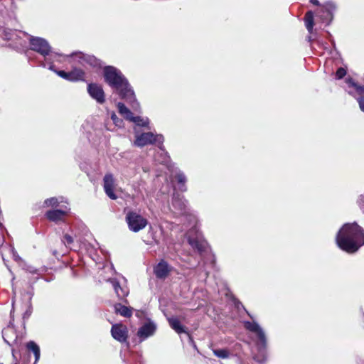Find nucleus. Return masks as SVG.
<instances>
[{"instance_id":"5701e85b","label":"nucleus","mask_w":364,"mask_h":364,"mask_svg":"<svg viewBox=\"0 0 364 364\" xmlns=\"http://www.w3.org/2000/svg\"><path fill=\"white\" fill-rule=\"evenodd\" d=\"M174 178L177 181L179 186L178 188L181 191L185 192L187 188L186 186V182L187 181L186 176L183 171L179 169H177L175 172Z\"/></svg>"},{"instance_id":"6ab92c4d","label":"nucleus","mask_w":364,"mask_h":364,"mask_svg":"<svg viewBox=\"0 0 364 364\" xmlns=\"http://www.w3.org/2000/svg\"><path fill=\"white\" fill-rule=\"evenodd\" d=\"M170 272V268L168 263L161 260L154 268V272L156 277L159 279L166 278Z\"/></svg>"},{"instance_id":"c85d7f7f","label":"nucleus","mask_w":364,"mask_h":364,"mask_svg":"<svg viewBox=\"0 0 364 364\" xmlns=\"http://www.w3.org/2000/svg\"><path fill=\"white\" fill-rule=\"evenodd\" d=\"M60 201L58 198L55 197H53L50 198H48L44 201V204L46 206H51V207H56L58 205Z\"/></svg>"},{"instance_id":"dca6fc26","label":"nucleus","mask_w":364,"mask_h":364,"mask_svg":"<svg viewBox=\"0 0 364 364\" xmlns=\"http://www.w3.org/2000/svg\"><path fill=\"white\" fill-rule=\"evenodd\" d=\"M156 326L153 322H149L140 327L137 332V336L141 341H143L149 337L153 336L156 331Z\"/></svg>"},{"instance_id":"0eeeda50","label":"nucleus","mask_w":364,"mask_h":364,"mask_svg":"<svg viewBox=\"0 0 364 364\" xmlns=\"http://www.w3.org/2000/svg\"><path fill=\"white\" fill-rule=\"evenodd\" d=\"M0 36L4 40L9 42V46L18 50H23L27 46V33L21 31L0 28Z\"/></svg>"},{"instance_id":"2f4dec72","label":"nucleus","mask_w":364,"mask_h":364,"mask_svg":"<svg viewBox=\"0 0 364 364\" xmlns=\"http://www.w3.org/2000/svg\"><path fill=\"white\" fill-rule=\"evenodd\" d=\"M10 250H11V252L12 257H13L15 261L19 262L20 265L21 264H23L24 262L22 260V259L18 255L17 252L14 250V248L13 247H10Z\"/></svg>"},{"instance_id":"f8f14e48","label":"nucleus","mask_w":364,"mask_h":364,"mask_svg":"<svg viewBox=\"0 0 364 364\" xmlns=\"http://www.w3.org/2000/svg\"><path fill=\"white\" fill-rule=\"evenodd\" d=\"M336 5L331 1L323 4L318 12L317 16L321 18L323 23L329 24L333 19V11L336 10Z\"/></svg>"},{"instance_id":"a211bd4d","label":"nucleus","mask_w":364,"mask_h":364,"mask_svg":"<svg viewBox=\"0 0 364 364\" xmlns=\"http://www.w3.org/2000/svg\"><path fill=\"white\" fill-rule=\"evenodd\" d=\"M68 213L67 210H50L46 213V216L50 221L58 223L64 220Z\"/></svg>"},{"instance_id":"b1692460","label":"nucleus","mask_w":364,"mask_h":364,"mask_svg":"<svg viewBox=\"0 0 364 364\" xmlns=\"http://www.w3.org/2000/svg\"><path fill=\"white\" fill-rule=\"evenodd\" d=\"M168 321L171 328H173L177 333L181 334L182 333H186L184 326L181 325L177 317H169L168 318Z\"/></svg>"},{"instance_id":"393cba45","label":"nucleus","mask_w":364,"mask_h":364,"mask_svg":"<svg viewBox=\"0 0 364 364\" xmlns=\"http://www.w3.org/2000/svg\"><path fill=\"white\" fill-rule=\"evenodd\" d=\"M114 309L117 314H119L124 317L129 318L132 315V308L124 306L119 303L114 304Z\"/></svg>"},{"instance_id":"1a4fd4ad","label":"nucleus","mask_w":364,"mask_h":364,"mask_svg":"<svg viewBox=\"0 0 364 364\" xmlns=\"http://www.w3.org/2000/svg\"><path fill=\"white\" fill-rule=\"evenodd\" d=\"M125 221L129 230L133 232H139L148 225L147 219L136 210L127 211L125 215Z\"/></svg>"},{"instance_id":"f704fd0d","label":"nucleus","mask_w":364,"mask_h":364,"mask_svg":"<svg viewBox=\"0 0 364 364\" xmlns=\"http://www.w3.org/2000/svg\"><path fill=\"white\" fill-rule=\"evenodd\" d=\"M358 102L359 104V107L362 112H364V97L361 96L357 98Z\"/></svg>"},{"instance_id":"72a5a7b5","label":"nucleus","mask_w":364,"mask_h":364,"mask_svg":"<svg viewBox=\"0 0 364 364\" xmlns=\"http://www.w3.org/2000/svg\"><path fill=\"white\" fill-rule=\"evenodd\" d=\"M357 203L360 208V210L364 212V193L359 196Z\"/></svg>"},{"instance_id":"ddd939ff","label":"nucleus","mask_w":364,"mask_h":364,"mask_svg":"<svg viewBox=\"0 0 364 364\" xmlns=\"http://www.w3.org/2000/svg\"><path fill=\"white\" fill-rule=\"evenodd\" d=\"M87 92L90 96L98 104H103L105 102V95L102 87L97 83L87 85Z\"/></svg>"},{"instance_id":"423d86ee","label":"nucleus","mask_w":364,"mask_h":364,"mask_svg":"<svg viewBox=\"0 0 364 364\" xmlns=\"http://www.w3.org/2000/svg\"><path fill=\"white\" fill-rule=\"evenodd\" d=\"M26 39L29 42L30 49L44 58V61L41 63V66L43 68L47 66L49 61L63 56L62 54L53 51L48 41L43 38L34 37L27 33Z\"/></svg>"},{"instance_id":"c756f323","label":"nucleus","mask_w":364,"mask_h":364,"mask_svg":"<svg viewBox=\"0 0 364 364\" xmlns=\"http://www.w3.org/2000/svg\"><path fill=\"white\" fill-rule=\"evenodd\" d=\"M111 119L112 120L113 123L119 127H121L123 124L122 119H119L117 114L114 112L111 113Z\"/></svg>"},{"instance_id":"412c9836","label":"nucleus","mask_w":364,"mask_h":364,"mask_svg":"<svg viewBox=\"0 0 364 364\" xmlns=\"http://www.w3.org/2000/svg\"><path fill=\"white\" fill-rule=\"evenodd\" d=\"M55 62H59L60 63L61 60H60V58H57L55 59H53L51 61H49V63L47 65L48 67V69L55 73H56L59 77H62L63 79H65L66 80L70 81V72H65L64 70H58L55 69V67L54 65Z\"/></svg>"},{"instance_id":"9d476101","label":"nucleus","mask_w":364,"mask_h":364,"mask_svg":"<svg viewBox=\"0 0 364 364\" xmlns=\"http://www.w3.org/2000/svg\"><path fill=\"white\" fill-rule=\"evenodd\" d=\"M119 113L127 120L133 122L137 127H148L149 119L146 117L134 116L133 112L122 102L117 104Z\"/></svg>"},{"instance_id":"2eb2a0df","label":"nucleus","mask_w":364,"mask_h":364,"mask_svg":"<svg viewBox=\"0 0 364 364\" xmlns=\"http://www.w3.org/2000/svg\"><path fill=\"white\" fill-rule=\"evenodd\" d=\"M103 187L107 196L112 199L117 198V196L114 193L115 180L112 173H107L103 178Z\"/></svg>"},{"instance_id":"a878e982","label":"nucleus","mask_w":364,"mask_h":364,"mask_svg":"<svg viewBox=\"0 0 364 364\" xmlns=\"http://www.w3.org/2000/svg\"><path fill=\"white\" fill-rule=\"evenodd\" d=\"M305 25L306 29L309 33H312L313 27H314V14L312 11H308L304 17Z\"/></svg>"},{"instance_id":"f03ea898","label":"nucleus","mask_w":364,"mask_h":364,"mask_svg":"<svg viewBox=\"0 0 364 364\" xmlns=\"http://www.w3.org/2000/svg\"><path fill=\"white\" fill-rule=\"evenodd\" d=\"M103 75L105 82L129 105L132 109L140 112V105L136 99L134 92L122 72L114 66L108 65L104 68Z\"/></svg>"},{"instance_id":"6e6552de","label":"nucleus","mask_w":364,"mask_h":364,"mask_svg":"<svg viewBox=\"0 0 364 364\" xmlns=\"http://www.w3.org/2000/svg\"><path fill=\"white\" fill-rule=\"evenodd\" d=\"M245 327L249 331L254 333L257 338V346L259 351L261 353V358L257 357L255 360L258 362L262 363L267 360V357L264 352L267 348V338L263 328L255 321H245L244 323Z\"/></svg>"},{"instance_id":"4be33fe9","label":"nucleus","mask_w":364,"mask_h":364,"mask_svg":"<svg viewBox=\"0 0 364 364\" xmlns=\"http://www.w3.org/2000/svg\"><path fill=\"white\" fill-rule=\"evenodd\" d=\"M70 81L71 82H77L80 80H83L85 73V71L79 68L76 66L72 65V70L70 71Z\"/></svg>"},{"instance_id":"c9c22d12","label":"nucleus","mask_w":364,"mask_h":364,"mask_svg":"<svg viewBox=\"0 0 364 364\" xmlns=\"http://www.w3.org/2000/svg\"><path fill=\"white\" fill-rule=\"evenodd\" d=\"M310 2L316 6L319 5V2L318 0H310Z\"/></svg>"},{"instance_id":"7ed1b4c3","label":"nucleus","mask_w":364,"mask_h":364,"mask_svg":"<svg viewBox=\"0 0 364 364\" xmlns=\"http://www.w3.org/2000/svg\"><path fill=\"white\" fill-rule=\"evenodd\" d=\"M336 241L341 250L355 252L364 245V230L356 223H346L338 232Z\"/></svg>"},{"instance_id":"f3484780","label":"nucleus","mask_w":364,"mask_h":364,"mask_svg":"<svg viewBox=\"0 0 364 364\" xmlns=\"http://www.w3.org/2000/svg\"><path fill=\"white\" fill-rule=\"evenodd\" d=\"M345 82L347 85V91L350 95L355 97L356 95L361 96L364 94V86L358 85L351 78H346Z\"/></svg>"},{"instance_id":"39448f33","label":"nucleus","mask_w":364,"mask_h":364,"mask_svg":"<svg viewBox=\"0 0 364 364\" xmlns=\"http://www.w3.org/2000/svg\"><path fill=\"white\" fill-rule=\"evenodd\" d=\"M134 137L135 139L133 142V145L137 147H144L149 145H156L161 151H163V158L161 163H167L169 161V156L165 151L163 145L164 141V137L162 134L147 132H139L134 128Z\"/></svg>"},{"instance_id":"bb28decb","label":"nucleus","mask_w":364,"mask_h":364,"mask_svg":"<svg viewBox=\"0 0 364 364\" xmlns=\"http://www.w3.org/2000/svg\"><path fill=\"white\" fill-rule=\"evenodd\" d=\"M213 354L220 358H227L230 355V353L227 349H213Z\"/></svg>"},{"instance_id":"4468645a","label":"nucleus","mask_w":364,"mask_h":364,"mask_svg":"<svg viewBox=\"0 0 364 364\" xmlns=\"http://www.w3.org/2000/svg\"><path fill=\"white\" fill-rule=\"evenodd\" d=\"M112 336L120 343L126 342L128 338V329L122 323L112 325L111 328Z\"/></svg>"},{"instance_id":"20e7f679","label":"nucleus","mask_w":364,"mask_h":364,"mask_svg":"<svg viewBox=\"0 0 364 364\" xmlns=\"http://www.w3.org/2000/svg\"><path fill=\"white\" fill-rule=\"evenodd\" d=\"M2 336L4 341L11 347V353L13 357L12 364H31L28 361L29 355L24 356L21 358V363H18L17 355H16V348H18L23 341V335L22 333H18L16 330L12 325H9L7 327L4 328L2 331ZM27 350L29 352H31L34 355V362L33 364H36L40 358V348L39 346L33 341H29L26 344Z\"/></svg>"},{"instance_id":"7c9ffc66","label":"nucleus","mask_w":364,"mask_h":364,"mask_svg":"<svg viewBox=\"0 0 364 364\" xmlns=\"http://www.w3.org/2000/svg\"><path fill=\"white\" fill-rule=\"evenodd\" d=\"M62 242L66 245L70 246L74 242L73 237L68 234H65L62 238Z\"/></svg>"},{"instance_id":"473e14b6","label":"nucleus","mask_w":364,"mask_h":364,"mask_svg":"<svg viewBox=\"0 0 364 364\" xmlns=\"http://www.w3.org/2000/svg\"><path fill=\"white\" fill-rule=\"evenodd\" d=\"M346 74V71L344 68H340L337 70L336 73V77L337 79L340 80L343 78Z\"/></svg>"},{"instance_id":"cd10ccee","label":"nucleus","mask_w":364,"mask_h":364,"mask_svg":"<svg viewBox=\"0 0 364 364\" xmlns=\"http://www.w3.org/2000/svg\"><path fill=\"white\" fill-rule=\"evenodd\" d=\"M21 266L22 267V269L26 270V272L32 274H39V269L31 266L28 265L25 262L23 264H21Z\"/></svg>"},{"instance_id":"aec40b11","label":"nucleus","mask_w":364,"mask_h":364,"mask_svg":"<svg viewBox=\"0 0 364 364\" xmlns=\"http://www.w3.org/2000/svg\"><path fill=\"white\" fill-rule=\"evenodd\" d=\"M110 282L112 283L114 291L119 299H122L127 296L129 294V289L126 286H121L119 282L114 279H111Z\"/></svg>"},{"instance_id":"9b49d317","label":"nucleus","mask_w":364,"mask_h":364,"mask_svg":"<svg viewBox=\"0 0 364 364\" xmlns=\"http://www.w3.org/2000/svg\"><path fill=\"white\" fill-rule=\"evenodd\" d=\"M65 57L70 58L69 63L76 67L77 65L85 67L87 65L92 67L98 65V60L95 56L85 55L81 52H75Z\"/></svg>"},{"instance_id":"f257e3e1","label":"nucleus","mask_w":364,"mask_h":364,"mask_svg":"<svg viewBox=\"0 0 364 364\" xmlns=\"http://www.w3.org/2000/svg\"><path fill=\"white\" fill-rule=\"evenodd\" d=\"M171 206V211L176 216H182L184 222L187 223L186 227H190L186 234L189 245L200 255L203 254L206 250L207 242L198 229L197 217L188 208V201L183 196L174 193Z\"/></svg>"}]
</instances>
